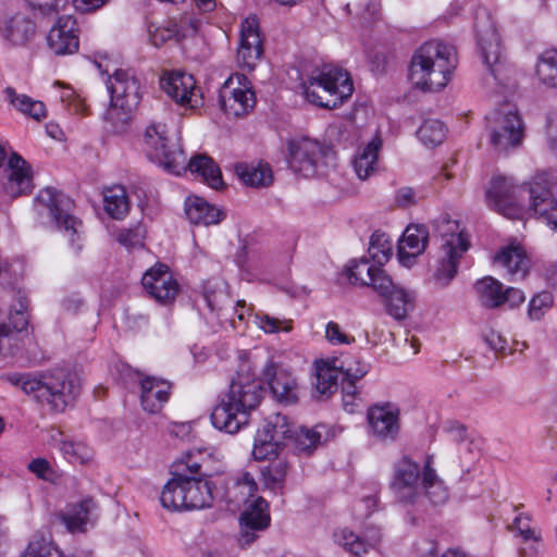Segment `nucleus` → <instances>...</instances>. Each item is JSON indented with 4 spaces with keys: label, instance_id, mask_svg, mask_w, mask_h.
Here are the masks:
<instances>
[{
    "label": "nucleus",
    "instance_id": "nucleus-55",
    "mask_svg": "<svg viewBox=\"0 0 557 557\" xmlns=\"http://www.w3.org/2000/svg\"><path fill=\"white\" fill-rule=\"evenodd\" d=\"M367 286H371L383 299L398 288L384 270L377 268Z\"/></svg>",
    "mask_w": 557,
    "mask_h": 557
},
{
    "label": "nucleus",
    "instance_id": "nucleus-59",
    "mask_svg": "<svg viewBox=\"0 0 557 557\" xmlns=\"http://www.w3.org/2000/svg\"><path fill=\"white\" fill-rule=\"evenodd\" d=\"M509 529L512 532H517L524 542L539 540L535 531L531 528L530 518L528 516L520 515L516 517Z\"/></svg>",
    "mask_w": 557,
    "mask_h": 557
},
{
    "label": "nucleus",
    "instance_id": "nucleus-38",
    "mask_svg": "<svg viewBox=\"0 0 557 557\" xmlns=\"http://www.w3.org/2000/svg\"><path fill=\"white\" fill-rule=\"evenodd\" d=\"M103 207L113 219H123L129 211V200L122 185H114L103 190Z\"/></svg>",
    "mask_w": 557,
    "mask_h": 557
},
{
    "label": "nucleus",
    "instance_id": "nucleus-6",
    "mask_svg": "<svg viewBox=\"0 0 557 557\" xmlns=\"http://www.w3.org/2000/svg\"><path fill=\"white\" fill-rule=\"evenodd\" d=\"M306 99L321 108L334 109L352 95L354 86L347 72L323 66L302 83Z\"/></svg>",
    "mask_w": 557,
    "mask_h": 557
},
{
    "label": "nucleus",
    "instance_id": "nucleus-21",
    "mask_svg": "<svg viewBox=\"0 0 557 557\" xmlns=\"http://www.w3.org/2000/svg\"><path fill=\"white\" fill-rule=\"evenodd\" d=\"M263 54V41L256 16H248L242 23L239 47L236 60L239 66L253 70Z\"/></svg>",
    "mask_w": 557,
    "mask_h": 557
},
{
    "label": "nucleus",
    "instance_id": "nucleus-43",
    "mask_svg": "<svg viewBox=\"0 0 557 557\" xmlns=\"http://www.w3.org/2000/svg\"><path fill=\"white\" fill-rule=\"evenodd\" d=\"M49 443L58 446L64 458L72 463H87L92 458V450L85 443L64 438H49Z\"/></svg>",
    "mask_w": 557,
    "mask_h": 557
},
{
    "label": "nucleus",
    "instance_id": "nucleus-40",
    "mask_svg": "<svg viewBox=\"0 0 557 557\" xmlns=\"http://www.w3.org/2000/svg\"><path fill=\"white\" fill-rule=\"evenodd\" d=\"M9 102L21 113L40 121L46 117L47 110L44 102L34 100L24 94H17L14 88L8 87L4 90Z\"/></svg>",
    "mask_w": 557,
    "mask_h": 557
},
{
    "label": "nucleus",
    "instance_id": "nucleus-26",
    "mask_svg": "<svg viewBox=\"0 0 557 557\" xmlns=\"http://www.w3.org/2000/svg\"><path fill=\"white\" fill-rule=\"evenodd\" d=\"M429 231L425 225L411 224L405 230L398 243V259L403 265L410 267L428 246Z\"/></svg>",
    "mask_w": 557,
    "mask_h": 557
},
{
    "label": "nucleus",
    "instance_id": "nucleus-54",
    "mask_svg": "<svg viewBox=\"0 0 557 557\" xmlns=\"http://www.w3.org/2000/svg\"><path fill=\"white\" fill-rule=\"evenodd\" d=\"M32 10L44 17H54L67 5L69 0H25Z\"/></svg>",
    "mask_w": 557,
    "mask_h": 557
},
{
    "label": "nucleus",
    "instance_id": "nucleus-60",
    "mask_svg": "<svg viewBox=\"0 0 557 557\" xmlns=\"http://www.w3.org/2000/svg\"><path fill=\"white\" fill-rule=\"evenodd\" d=\"M175 25L178 41L197 33L199 22L190 15H184L178 21L171 20Z\"/></svg>",
    "mask_w": 557,
    "mask_h": 557
},
{
    "label": "nucleus",
    "instance_id": "nucleus-48",
    "mask_svg": "<svg viewBox=\"0 0 557 557\" xmlns=\"http://www.w3.org/2000/svg\"><path fill=\"white\" fill-rule=\"evenodd\" d=\"M376 269L377 267L370 264L367 258H361L351 260L345 269V274L351 284L367 286Z\"/></svg>",
    "mask_w": 557,
    "mask_h": 557
},
{
    "label": "nucleus",
    "instance_id": "nucleus-8",
    "mask_svg": "<svg viewBox=\"0 0 557 557\" xmlns=\"http://www.w3.org/2000/svg\"><path fill=\"white\" fill-rule=\"evenodd\" d=\"M475 30L480 53L488 71L485 78L487 84L512 88V71L503 60V48L495 25L486 16L484 21L475 23Z\"/></svg>",
    "mask_w": 557,
    "mask_h": 557
},
{
    "label": "nucleus",
    "instance_id": "nucleus-45",
    "mask_svg": "<svg viewBox=\"0 0 557 557\" xmlns=\"http://www.w3.org/2000/svg\"><path fill=\"white\" fill-rule=\"evenodd\" d=\"M536 76L543 85L557 88V50H546L540 55Z\"/></svg>",
    "mask_w": 557,
    "mask_h": 557
},
{
    "label": "nucleus",
    "instance_id": "nucleus-44",
    "mask_svg": "<svg viewBox=\"0 0 557 557\" xmlns=\"http://www.w3.org/2000/svg\"><path fill=\"white\" fill-rule=\"evenodd\" d=\"M387 312L396 320H403L414 307L413 295L398 287L384 298Z\"/></svg>",
    "mask_w": 557,
    "mask_h": 557
},
{
    "label": "nucleus",
    "instance_id": "nucleus-56",
    "mask_svg": "<svg viewBox=\"0 0 557 557\" xmlns=\"http://www.w3.org/2000/svg\"><path fill=\"white\" fill-rule=\"evenodd\" d=\"M355 382L356 381H343V407L349 413H354L361 407V397Z\"/></svg>",
    "mask_w": 557,
    "mask_h": 557
},
{
    "label": "nucleus",
    "instance_id": "nucleus-22",
    "mask_svg": "<svg viewBox=\"0 0 557 557\" xmlns=\"http://www.w3.org/2000/svg\"><path fill=\"white\" fill-rule=\"evenodd\" d=\"M521 191L529 200V205H524V216H536L557 232V201L550 190L534 183Z\"/></svg>",
    "mask_w": 557,
    "mask_h": 557
},
{
    "label": "nucleus",
    "instance_id": "nucleus-41",
    "mask_svg": "<svg viewBox=\"0 0 557 557\" xmlns=\"http://www.w3.org/2000/svg\"><path fill=\"white\" fill-rule=\"evenodd\" d=\"M337 372L343 376V381H358L369 371V366L352 355H342L330 359Z\"/></svg>",
    "mask_w": 557,
    "mask_h": 557
},
{
    "label": "nucleus",
    "instance_id": "nucleus-10",
    "mask_svg": "<svg viewBox=\"0 0 557 557\" xmlns=\"http://www.w3.org/2000/svg\"><path fill=\"white\" fill-rule=\"evenodd\" d=\"M528 187L529 185L516 186L509 178L496 176L491 180L485 189L486 205L491 210L508 219H523V201L527 194H522L521 190Z\"/></svg>",
    "mask_w": 557,
    "mask_h": 557
},
{
    "label": "nucleus",
    "instance_id": "nucleus-5",
    "mask_svg": "<svg viewBox=\"0 0 557 557\" xmlns=\"http://www.w3.org/2000/svg\"><path fill=\"white\" fill-rule=\"evenodd\" d=\"M139 82L131 70H116L108 81L111 102L103 120L114 133H122L132 121L140 101Z\"/></svg>",
    "mask_w": 557,
    "mask_h": 557
},
{
    "label": "nucleus",
    "instance_id": "nucleus-61",
    "mask_svg": "<svg viewBox=\"0 0 557 557\" xmlns=\"http://www.w3.org/2000/svg\"><path fill=\"white\" fill-rule=\"evenodd\" d=\"M61 100L69 106L73 113H85L86 111L84 100L76 96L70 88L63 91Z\"/></svg>",
    "mask_w": 557,
    "mask_h": 557
},
{
    "label": "nucleus",
    "instance_id": "nucleus-51",
    "mask_svg": "<svg viewBox=\"0 0 557 557\" xmlns=\"http://www.w3.org/2000/svg\"><path fill=\"white\" fill-rule=\"evenodd\" d=\"M392 243L383 232H374L370 237L369 255L379 264L388 259Z\"/></svg>",
    "mask_w": 557,
    "mask_h": 557
},
{
    "label": "nucleus",
    "instance_id": "nucleus-52",
    "mask_svg": "<svg viewBox=\"0 0 557 557\" xmlns=\"http://www.w3.org/2000/svg\"><path fill=\"white\" fill-rule=\"evenodd\" d=\"M288 465L284 460H277L262 469L261 474L264 484L270 488L281 486L285 480Z\"/></svg>",
    "mask_w": 557,
    "mask_h": 557
},
{
    "label": "nucleus",
    "instance_id": "nucleus-18",
    "mask_svg": "<svg viewBox=\"0 0 557 557\" xmlns=\"http://www.w3.org/2000/svg\"><path fill=\"white\" fill-rule=\"evenodd\" d=\"M47 47L58 57L74 54L79 49L77 22L72 15L60 16L46 37Z\"/></svg>",
    "mask_w": 557,
    "mask_h": 557
},
{
    "label": "nucleus",
    "instance_id": "nucleus-64",
    "mask_svg": "<svg viewBox=\"0 0 557 557\" xmlns=\"http://www.w3.org/2000/svg\"><path fill=\"white\" fill-rule=\"evenodd\" d=\"M257 324L265 333H275L281 329V321L268 314L257 315Z\"/></svg>",
    "mask_w": 557,
    "mask_h": 557
},
{
    "label": "nucleus",
    "instance_id": "nucleus-1",
    "mask_svg": "<svg viewBox=\"0 0 557 557\" xmlns=\"http://www.w3.org/2000/svg\"><path fill=\"white\" fill-rule=\"evenodd\" d=\"M145 144L150 159L170 173L180 175L187 169L214 189L223 187L222 173L214 160L207 154H197L188 162L178 144L169 145L165 124L153 123L146 128Z\"/></svg>",
    "mask_w": 557,
    "mask_h": 557
},
{
    "label": "nucleus",
    "instance_id": "nucleus-24",
    "mask_svg": "<svg viewBox=\"0 0 557 557\" xmlns=\"http://www.w3.org/2000/svg\"><path fill=\"white\" fill-rule=\"evenodd\" d=\"M372 433L382 441H395L399 433V411L391 404L375 405L368 410Z\"/></svg>",
    "mask_w": 557,
    "mask_h": 557
},
{
    "label": "nucleus",
    "instance_id": "nucleus-4",
    "mask_svg": "<svg viewBox=\"0 0 557 557\" xmlns=\"http://www.w3.org/2000/svg\"><path fill=\"white\" fill-rule=\"evenodd\" d=\"M2 380L20 387L25 394H33L35 399L46 404L50 410L62 412L71 405L81 392V380L65 371H57L42 379L30 374L10 373Z\"/></svg>",
    "mask_w": 557,
    "mask_h": 557
},
{
    "label": "nucleus",
    "instance_id": "nucleus-30",
    "mask_svg": "<svg viewBox=\"0 0 557 557\" xmlns=\"http://www.w3.org/2000/svg\"><path fill=\"white\" fill-rule=\"evenodd\" d=\"M433 456H428L422 469L420 495L424 494L433 505H443L449 497L448 488L433 468Z\"/></svg>",
    "mask_w": 557,
    "mask_h": 557
},
{
    "label": "nucleus",
    "instance_id": "nucleus-23",
    "mask_svg": "<svg viewBox=\"0 0 557 557\" xmlns=\"http://www.w3.org/2000/svg\"><path fill=\"white\" fill-rule=\"evenodd\" d=\"M289 166L304 176L315 173L317 164L322 156L321 145L308 137L294 139L288 144Z\"/></svg>",
    "mask_w": 557,
    "mask_h": 557
},
{
    "label": "nucleus",
    "instance_id": "nucleus-33",
    "mask_svg": "<svg viewBox=\"0 0 557 557\" xmlns=\"http://www.w3.org/2000/svg\"><path fill=\"white\" fill-rule=\"evenodd\" d=\"M96 508L92 498L83 499L76 504L67 505L63 511H60L57 517L62 523L65 524L70 532H83L88 521L90 512Z\"/></svg>",
    "mask_w": 557,
    "mask_h": 557
},
{
    "label": "nucleus",
    "instance_id": "nucleus-25",
    "mask_svg": "<svg viewBox=\"0 0 557 557\" xmlns=\"http://www.w3.org/2000/svg\"><path fill=\"white\" fill-rule=\"evenodd\" d=\"M7 181L3 186L10 197H17L28 193L33 188V171L30 164L18 153L13 152L9 157L4 170Z\"/></svg>",
    "mask_w": 557,
    "mask_h": 557
},
{
    "label": "nucleus",
    "instance_id": "nucleus-19",
    "mask_svg": "<svg viewBox=\"0 0 557 557\" xmlns=\"http://www.w3.org/2000/svg\"><path fill=\"white\" fill-rule=\"evenodd\" d=\"M10 294L15 304L10 308L8 322L0 320V352L3 355L12 354L11 341L15 334L26 330L28 324L26 294L14 288Z\"/></svg>",
    "mask_w": 557,
    "mask_h": 557
},
{
    "label": "nucleus",
    "instance_id": "nucleus-13",
    "mask_svg": "<svg viewBox=\"0 0 557 557\" xmlns=\"http://www.w3.org/2000/svg\"><path fill=\"white\" fill-rule=\"evenodd\" d=\"M219 102L227 114L240 116L246 114L256 103L255 92L243 74L230 76L219 92Z\"/></svg>",
    "mask_w": 557,
    "mask_h": 557
},
{
    "label": "nucleus",
    "instance_id": "nucleus-50",
    "mask_svg": "<svg viewBox=\"0 0 557 557\" xmlns=\"http://www.w3.org/2000/svg\"><path fill=\"white\" fill-rule=\"evenodd\" d=\"M21 557H62V553L49 539L35 536Z\"/></svg>",
    "mask_w": 557,
    "mask_h": 557
},
{
    "label": "nucleus",
    "instance_id": "nucleus-58",
    "mask_svg": "<svg viewBox=\"0 0 557 557\" xmlns=\"http://www.w3.org/2000/svg\"><path fill=\"white\" fill-rule=\"evenodd\" d=\"M325 338L332 345H350L355 337L346 334L338 323L330 321L325 326Z\"/></svg>",
    "mask_w": 557,
    "mask_h": 557
},
{
    "label": "nucleus",
    "instance_id": "nucleus-3",
    "mask_svg": "<svg viewBox=\"0 0 557 557\" xmlns=\"http://www.w3.org/2000/svg\"><path fill=\"white\" fill-rule=\"evenodd\" d=\"M455 50L442 41L431 40L421 45L412 54L409 79L416 88L440 91L450 79L455 67Z\"/></svg>",
    "mask_w": 557,
    "mask_h": 557
},
{
    "label": "nucleus",
    "instance_id": "nucleus-39",
    "mask_svg": "<svg viewBox=\"0 0 557 557\" xmlns=\"http://www.w3.org/2000/svg\"><path fill=\"white\" fill-rule=\"evenodd\" d=\"M380 147L381 140L373 139L357 152L352 165L360 180H367L375 171Z\"/></svg>",
    "mask_w": 557,
    "mask_h": 557
},
{
    "label": "nucleus",
    "instance_id": "nucleus-63",
    "mask_svg": "<svg viewBox=\"0 0 557 557\" xmlns=\"http://www.w3.org/2000/svg\"><path fill=\"white\" fill-rule=\"evenodd\" d=\"M416 191L411 187H401L396 191L395 201L400 207H409L416 203Z\"/></svg>",
    "mask_w": 557,
    "mask_h": 557
},
{
    "label": "nucleus",
    "instance_id": "nucleus-49",
    "mask_svg": "<svg viewBox=\"0 0 557 557\" xmlns=\"http://www.w3.org/2000/svg\"><path fill=\"white\" fill-rule=\"evenodd\" d=\"M318 428L319 426L314 429L305 426L298 429L294 428L293 440L298 451L310 454L322 443L321 433L318 431Z\"/></svg>",
    "mask_w": 557,
    "mask_h": 557
},
{
    "label": "nucleus",
    "instance_id": "nucleus-42",
    "mask_svg": "<svg viewBox=\"0 0 557 557\" xmlns=\"http://www.w3.org/2000/svg\"><path fill=\"white\" fill-rule=\"evenodd\" d=\"M245 510L240 516V525L252 527V529H265L270 523L268 503L262 497H256L244 506Z\"/></svg>",
    "mask_w": 557,
    "mask_h": 557
},
{
    "label": "nucleus",
    "instance_id": "nucleus-53",
    "mask_svg": "<svg viewBox=\"0 0 557 557\" xmlns=\"http://www.w3.org/2000/svg\"><path fill=\"white\" fill-rule=\"evenodd\" d=\"M148 33L150 41L154 47H161L171 40L178 41L175 25L171 23V20L165 25L156 26L150 24Z\"/></svg>",
    "mask_w": 557,
    "mask_h": 557
},
{
    "label": "nucleus",
    "instance_id": "nucleus-31",
    "mask_svg": "<svg viewBox=\"0 0 557 557\" xmlns=\"http://www.w3.org/2000/svg\"><path fill=\"white\" fill-rule=\"evenodd\" d=\"M185 213L193 224H202L206 226L218 224L224 218L220 209L197 196L186 199Z\"/></svg>",
    "mask_w": 557,
    "mask_h": 557
},
{
    "label": "nucleus",
    "instance_id": "nucleus-35",
    "mask_svg": "<svg viewBox=\"0 0 557 557\" xmlns=\"http://www.w3.org/2000/svg\"><path fill=\"white\" fill-rule=\"evenodd\" d=\"M235 173L238 178L247 186L267 187L272 183V171L267 163H237Z\"/></svg>",
    "mask_w": 557,
    "mask_h": 557
},
{
    "label": "nucleus",
    "instance_id": "nucleus-34",
    "mask_svg": "<svg viewBox=\"0 0 557 557\" xmlns=\"http://www.w3.org/2000/svg\"><path fill=\"white\" fill-rule=\"evenodd\" d=\"M187 510L210 507L213 500L212 483L201 478L185 476Z\"/></svg>",
    "mask_w": 557,
    "mask_h": 557
},
{
    "label": "nucleus",
    "instance_id": "nucleus-12",
    "mask_svg": "<svg viewBox=\"0 0 557 557\" xmlns=\"http://www.w3.org/2000/svg\"><path fill=\"white\" fill-rule=\"evenodd\" d=\"M523 127L517 111L507 107L492 115L490 126L491 145L498 151H507L521 144Z\"/></svg>",
    "mask_w": 557,
    "mask_h": 557
},
{
    "label": "nucleus",
    "instance_id": "nucleus-15",
    "mask_svg": "<svg viewBox=\"0 0 557 557\" xmlns=\"http://www.w3.org/2000/svg\"><path fill=\"white\" fill-rule=\"evenodd\" d=\"M422 472L419 465L408 456H404L394 466L391 486L403 503H414L420 496Z\"/></svg>",
    "mask_w": 557,
    "mask_h": 557
},
{
    "label": "nucleus",
    "instance_id": "nucleus-28",
    "mask_svg": "<svg viewBox=\"0 0 557 557\" xmlns=\"http://www.w3.org/2000/svg\"><path fill=\"white\" fill-rule=\"evenodd\" d=\"M263 375L278 401L293 404L297 400V383L290 372L275 364H269Z\"/></svg>",
    "mask_w": 557,
    "mask_h": 557
},
{
    "label": "nucleus",
    "instance_id": "nucleus-46",
    "mask_svg": "<svg viewBox=\"0 0 557 557\" xmlns=\"http://www.w3.org/2000/svg\"><path fill=\"white\" fill-rule=\"evenodd\" d=\"M202 296L211 311H219L231 302L226 284L222 281H208L202 286Z\"/></svg>",
    "mask_w": 557,
    "mask_h": 557
},
{
    "label": "nucleus",
    "instance_id": "nucleus-57",
    "mask_svg": "<svg viewBox=\"0 0 557 557\" xmlns=\"http://www.w3.org/2000/svg\"><path fill=\"white\" fill-rule=\"evenodd\" d=\"M553 305V296L548 292H543L534 296L529 304V317L532 320H540L545 310Z\"/></svg>",
    "mask_w": 557,
    "mask_h": 557
},
{
    "label": "nucleus",
    "instance_id": "nucleus-27",
    "mask_svg": "<svg viewBox=\"0 0 557 557\" xmlns=\"http://www.w3.org/2000/svg\"><path fill=\"white\" fill-rule=\"evenodd\" d=\"M494 262L507 271L511 281L523 280L530 270V259L524 248L519 244L503 247L494 257Z\"/></svg>",
    "mask_w": 557,
    "mask_h": 557
},
{
    "label": "nucleus",
    "instance_id": "nucleus-32",
    "mask_svg": "<svg viewBox=\"0 0 557 557\" xmlns=\"http://www.w3.org/2000/svg\"><path fill=\"white\" fill-rule=\"evenodd\" d=\"M257 483L253 476L244 472L237 476L226 490V499L232 510L239 509L253 500L257 492Z\"/></svg>",
    "mask_w": 557,
    "mask_h": 557
},
{
    "label": "nucleus",
    "instance_id": "nucleus-62",
    "mask_svg": "<svg viewBox=\"0 0 557 557\" xmlns=\"http://www.w3.org/2000/svg\"><path fill=\"white\" fill-rule=\"evenodd\" d=\"M28 470L35 473L39 479L47 480L48 475L52 472L49 461L45 458H36L32 460Z\"/></svg>",
    "mask_w": 557,
    "mask_h": 557
},
{
    "label": "nucleus",
    "instance_id": "nucleus-20",
    "mask_svg": "<svg viewBox=\"0 0 557 557\" xmlns=\"http://www.w3.org/2000/svg\"><path fill=\"white\" fill-rule=\"evenodd\" d=\"M481 304L490 309L507 304L510 308L520 306L525 300L524 293L516 287L504 288V285L492 276H485L475 284Z\"/></svg>",
    "mask_w": 557,
    "mask_h": 557
},
{
    "label": "nucleus",
    "instance_id": "nucleus-2",
    "mask_svg": "<svg viewBox=\"0 0 557 557\" xmlns=\"http://www.w3.org/2000/svg\"><path fill=\"white\" fill-rule=\"evenodd\" d=\"M261 397V382L249 373L238 372L212 409L213 426L228 434L238 432L248 423L249 413L259 405Z\"/></svg>",
    "mask_w": 557,
    "mask_h": 557
},
{
    "label": "nucleus",
    "instance_id": "nucleus-7",
    "mask_svg": "<svg viewBox=\"0 0 557 557\" xmlns=\"http://www.w3.org/2000/svg\"><path fill=\"white\" fill-rule=\"evenodd\" d=\"M436 227L441 237V247L434 278L441 286H447L455 277L459 259L468 250L469 243L456 220L445 218L437 223Z\"/></svg>",
    "mask_w": 557,
    "mask_h": 557
},
{
    "label": "nucleus",
    "instance_id": "nucleus-47",
    "mask_svg": "<svg viewBox=\"0 0 557 557\" xmlns=\"http://www.w3.org/2000/svg\"><path fill=\"white\" fill-rule=\"evenodd\" d=\"M446 127L444 123L437 119L424 120L417 131V135L421 143L426 147H436L446 138Z\"/></svg>",
    "mask_w": 557,
    "mask_h": 557
},
{
    "label": "nucleus",
    "instance_id": "nucleus-9",
    "mask_svg": "<svg viewBox=\"0 0 557 557\" xmlns=\"http://www.w3.org/2000/svg\"><path fill=\"white\" fill-rule=\"evenodd\" d=\"M72 207V200L52 187L40 190L36 197L38 213L50 216L57 227L69 235L70 242L74 246L76 237H79L82 223L71 214Z\"/></svg>",
    "mask_w": 557,
    "mask_h": 557
},
{
    "label": "nucleus",
    "instance_id": "nucleus-29",
    "mask_svg": "<svg viewBox=\"0 0 557 557\" xmlns=\"http://www.w3.org/2000/svg\"><path fill=\"white\" fill-rule=\"evenodd\" d=\"M172 385L170 382L154 376L140 381V404L145 411L157 413L169 400Z\"/></svg>",
    "mask_w": 557,
    "mask_h": 557
},
{
    "label": "nucleus",
    "instance_id": "nucleus-17",
    "mask_svg": "<svg viewBox=\"0 0 557 557\" xmlns=\"http://www.w3.org/2000/svg\"><path fill=\"white\" fill-rule=\"evenodd\" d=\"M35 36L36 24L28 15L16 12L0 18V40L7 48H25Z\"/></svg>",
    "mask_w": 557,
    "mask_h": 557
},
{
    "label": "nucleus",
    "instance_id": "nucleus-36",
    "mask_svg": "<svg viewBox=\"0 0 557 557\" xmlns=\"http://www.w3.org/2000/svg\"><path fill=\"white\" fill-rule=\"evenodd\" d=\"M160 502L169 510H187L185 475L177 474L164 485Z\"/></svg>",
    "mask_w": 557,
    "mask_h": 557
},
{
    "label": "nucleus",
    "instance_id": "nucleus-11",
    "mask_svg": "<svg viewBox=\"0 0 557 557\" xmlns=\"http://www.w3.org/2000/svg\"><path fill=\"white\" fill-rule=\"evenodd\" d=\"M293 436L294 425L286 416L275 413L268 417L255 437V459L264 460L277 456L285 441L293 440Z\"/></svg>",
    "mask_w": 557,
    "mask_h": 557
},
{
    "label": "nucleus",
    "instance_id": "nucleus-37",
    "mask_svg": "<svg viewBox=\"0 0 557 557\" xmlns=\"http://www.w3.org/2000/svg\"><path fill=\"white\" fill-rule=\"evenodd\" d=\"M339 373L335 367L330 363V359L315 361V392L324 398H329L337 388Z\"/></svg>",
    "mask_w": 557,
    "mask_h": 557
},
{
    "label": "nucleus",
    "instance_id": "nucleus-14",
    "mask_svg": "<svg viewBox=\"0 0 557 557\" xmlns=\"http://www.w3.org/2000/svg\"><path fill=\"white\" fill-rule=\"evenodd\" d=\"M161 88L177 104L186 109H196L202 106L200 88L196 86L193 75L174 71L166 73L160 81Z\"/></svg>",
    "mask_w": 557,
    "mask_h": 557
},
{
    "label": "nucleus",
    "instance_id": "nucleus-16",
    "mask_svg": "<svg viewBox=\"0 0 557 557\" xmlns=\"http://www.w3.org/2000/svg\"><path fill=\"white\" fill-rule=\"evenodd\" d=\"M141 284L148 295L161 305L172 304L180 290L177 281L163 263L148 269L143 275Z\"/></svg>",
    "mask_w": 557,
    "mask_h": 557
}]
</instances>
